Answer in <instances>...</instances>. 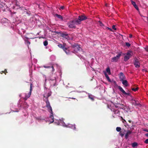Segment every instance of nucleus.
<instances>
[{
  "instance_id": "f257e3e1",
  "label": "nucleus",
  "mask_w": 148,
  "mask_h": 148,
  "mask_svg": "<svg viewBox=\"0 0 148 148\" xmlns=\"http://www.w3.org/2000/svg\"><path fill=\"white\" fill-rule=\"evenodd\" d=\"M47 108L49 112L50 113V116L49 118V120L47 121L49 122V123L50 124L52 123L54 121V117L53 116V113L52 111V110L51 107L50 106L49 103L48 102V103L47 102Z\"/></svg>"
},
{
  "instance_id": "f03ea898",
  "label": "nucleus",
  "mask_w": 148,
  "mask_h": 148,
  "mask_svg": "<svg viewBox=\"0 0 148 148\" xmlns=\"http://www.w3.org/2000/svg\"><path fill=\"white\" fill-rule=\"evenodd\" d=\"M79 22L75 18L68 23L67 25L69 28L75 29L76 28V25L79 24Z\"/></svg>"
},
{
  "instance_id": "7ed1b4c3",
  "label": "nucleus",
  "mask_w": 148,
  "mask_h": 148,
  "mask_svg": "<svg viewBox=\"0 0 148 148\" xmlns=\"http://www.w3.org/2000/svg\"><path fill=\"white\" fill-rule=\"evenodd\" d=\"M122 53L121 52L118 53L116 56L113 57L111 59V61L112 62H117L121 56Z\"/></svg>"
},
{
  "instance_id": "20e7f679",
  "label": "nucleus",
  "mask_w": 148,
  "mask_h": 148,
  "mask_svg": "<svg viewBox=\"0 0 148 148\" xmlns=\"http://www.w3.org/2000/svg\"><path fill=\"white\" fill-rule=\"evenodd\" d=\"M32 86H33L32 84H31L30 86V91L28 93L27 95V94H26L25 95V97L24 98V99L25 100H27V99L30 97V96L31 95L32 91Z\"/></svg>"
},
{
  "instance_id": "39448f33",
  "label": "nucleus",
  "mask_w": 148,
  "mask_h": 148,
  "mask_svg": "<svg viewBox=\"0 0 148 148\" xmlns=\"http://www.w3.org/2000/svg\"><path fill=\"white\" fill-rule=\"evenodd\" d=\"M87 18V17L85 16L84 15H81L79 16L78 17V18H76V19H77V20L78 22H79V24H80L81 23V21L84 20Z\"/></svg>"
},
{
  "instance_id": "423d86ee",
  "label": "nucleus",
  "mask_w": 148,
  "mask_h": 148,
  "mask_svg": "<svg viewBox=\"0 0 148 148\" xmlns=\"http://www.w3.org/2000/svg\"><path fill=\"white\" fill-rule=\"evenodd\" d=\"M119 76L121 81L125 79V77L122 72H121L119 75Z\"/></svg>"
},
{
  "instance_id": "0eeeda50",
  "label": "nucleus",
  "mask_w": 148,
  "mask_h": 148,
  "mask_svg": "<svg viewBox=\"0 0 148 148\" xmlns=\"http://www.w3.org/2000/svg\"><path fill=\"white\" fill-rule=\"evenodd\" d=\"M118 88L119 90L120 91L122 92L125 95H127L128 96H130V93H127L124 90H123V88L121 86H118Z\"/></svg>"
},
{
  "instance_id": "6e6552de",
  "label": "nucleus",
  "mask_w": 148,
  "mask_h": 148,
  "mask_svg": "<svg viewBox=\"0 0 148 148\" xmlns=\"http://www.w3.org/2000/svg\"><path fill=\"white\" fill-rule=\"evenodd\" d=\"M135 62H134V65L136 67L138 68L140 66V63L138 62V59L136 58L134 59Z\"/></svg>"
},
{
  "instance_id": "1a4fd4ad",
  "label": "nucleus",
  "mask_w": 148,
  "mask_h": 148,
  "mask_svg": "<svg viewBox=\"0 0 148 148\" xmlns=\"http://www.w3.org/2000/svg\"><path fill=\"white\" fill-rule=\"evenodd\" d=\"M58 46L59 47L62 49L63 50L66 49L65 48V47H66V44L65 43H64L63 45L61 44H58Z\"/></svg>"
},
{
  "instance_id": "9d476101",
  "label": "nucleus",
  "mask_w": 148,
  "mask_h": 148,
  "mask_svg": "<svg viewBox=\"0 0 148 148\" xmlns=\"http://www.w3.org/2000/svg\"><path fill=\"white\" fill-rule=\"evenodd\" d=\"M61 36L62 37L65 38L66 39H68L69 38L68 34L65 33H62L61 34Z\"/></svg>"
},
{
  "instance_id": "9b49d317",
  "label": "nucleus",
  "mask_w": 148,
  "mask_h": 148,
  "mask_svg": "<svg viewBox=\"0 0 148 148\" xmlns=\"http://www.w3.org/2000/svg\"><path fill=\"white\" fill-rule=\"evenodd\" d=\"M132 133V131L128 130L125 136V138L127 139L128 138L129 136Z\"/></svg>"
},
{
  "instance_id": "f8f14e48",
  "label": "nucleus",
  "mask_w": 148,
  "mask_h": 148,
  "mask_svg": "<svg viewBox=\"0 0 148 148\" xmlns=\"http://www.w3.org/2000/svg\"><path fill=\"white\" fill-rule=\"evenodd\" d=\"M126 55L129 57L130 58L132 56L133 53L131 51L129 50L126 53Z\"/></svg>"
},
{
  "instance_id": "ddd939ff",
  "label": "nucleus",
  "mask_w": 148,
  "mask_h": 148,
  "mask_svg": "<svg viewBox=\"0 0 148 148\" xmlns=\"http://www.w3.org/2000/svg\"><path fill=\"white\" fill-rule=\"evenodd\" d=\"M123 84L125 86L127 87L128 86V82L127 80L124 79L122 81Z\"/></svg>"
},
{
  "instance_id": "4468645a",
  "label": "nucleus",
  "mask_w": 148,
  "mask_h": 148,
  "mask_svg": "<svg viewBox=\"0 0 148 148\" xmlns=\"http://www.w3.org/2000/svg\"><path fill=\"white\" fill-rule=\"evenodd\" d=\"M132 4V5H133L134 8L137 10H138L139 9L137 6V5L136 4L135 2H134V1H131Z\"/></svg>"
},
{
  "instance_id": "2eb2a0df",
  "label": "nucleus",
  "mask_w": 148,
  "mask_h": 148,
  "mask_svg": "<svg viewBox=\"0 0 148 148\" xmlns=\"http://www.w3.org/2000/svg\"><path fill=\"white\" fill-rule=\"evenodd\" d=\"M47 69H49V71L51 72H53L54 71V69L53 66H47Z\"/></svg>"
},
{
  "instance_id": "dca6fc26",
  "label": "nucleus",
  "mask_w": 148,
  "mask_h": 148,
  "mask_svg": "<svg viewBox=\"0 0 148 148\" xmlns=\"http://www.w3.org/2000/svg\"><path fill=\"white\" fill-rule=\"evenodd\" d=\"M134 102H133V104L136 106H140V103L138 102V101H137L135 100H134Z\"/></svg>"
},
{
  "instance_id": "f3484780",
  "label": "nucleus",
  "mask_w": 148,
  "mask_h": 148,
  "mask_svg": "<svg viewBox=\"0 0 148 148\" xmlns=\"http://www.w3.org/2000/svg\"><path fill=\"white\" fill-rule=\"evenodd\" d=\"M65 48H66V49L65 50H63L65 52V53L67 54H70V51L69 50L68 48H67L66 47H65Z\"/></svg>"
},
{
  "instance_id": "a211bd4d",
  "label": "nucleus",
  "mask_w": 148,
  "mask_h": 148,
  "mask_svg": "<svg viewBox=\"0 0 148 148\" xmlns=\"http://www.w3.org/2000/svg\"><path fill=\"white\" fill-rule=\"evenodd\" d=\"M55 16L57 17L58 18L62 20L63 19L61 15H59L58 14H56L55 15Z\"/></svg>"
},
{
  "instance_id": "6ab92c4d",
  "label": "nucleus",
  "mask_w": 148,
  "mask_h": 148,
  "mask_svg": "<svg viewBox=\"0 0 148 148\" xmlns=\"http://www.w3.org/2000/svg\"><path fill=\"white\" fill-rule=\"evenodd\" d=\"M130 58L126 55L124 57V60L126 62L130 59Z\"/></svg>"
},
{
  "instance_id": "aec40b11",
  "label": "nucleus",
  "mask_w": 148,
  "mask_h": 148,
  "mask_svg": "<svg viewBox=\"0 0 148 148\" xmlns=\"http://www.w3.org/2000/svg\"><path fill=\"white\" fill-rule=\"evenodd\" d=\"M80 49L81 48L78 45H77L76 47V49H74V50L75 51L77 52V51H79Z\"/></svg>"
},
{
  "instance_id": "412c9836",
  "label": "nucleus",
  "mask_w": 148,
  "mask_h": 148,
  "mask_svg": "<svg viewBox=\"0 0 148 148\" xmlns=\"http://www.w3.org/2000/svg\"><path fill=\"white\" fill-rule=\"evenodd\" d=\"M104 74L105 75L107 79V80L110 82L111 81L108 75V74H107L106 73H104Z\"/></svg>"
},
{
  "instance_id": "4be33fe9",
  "label": "nucleus",
  "mask_w": 148,
  "mask_h": 148,
  "mask_svg": "<svg viewBox=\"0 0 148 148\" xmlns=\"http://www.w3.org/2000/svg\"><path fill=\"white\" fill-rule=\"evenodd\" d=\"M113 112H114V114H119L120 112L118 110H113Z\"/></svg>"
},
{
  "instance_id": "5701e85b",
  "label": "nucleus",
  "mask_w": 148,
  "mask_h": 148,
  "mask_svg": "<svg viewBox=\"0 0 148 148\" xmlns=\"http://www.w3.org/2000/svg\"><path fill=\"white\" fill-rule=\"evenodd\" d=\"M138 145V144L136 142H134L132 143V146L133 147H134Z\"/></svg>"
},
{
  "instance_id": "b1692460",
  "label": "nucleus",
  "mask_w": 148,
  "mask_h": 148,
  "mask_svg": "<svg viewBox=\"0 0 148 148\" xmlns=\"http://www.w3.org/2000/svg\"><path fill=\"white\" fill-rule=\"evenodd\" d=\"M15 5L16 6H17L18 7L20 8L19 5V3L17 1H15Z\"/></svg>"
},
{
  "instance_id": "393cba45",
  "label": "nucleus",
  "mask_w": 148,
  "mask_h": 148,
  "mask_svg": "<svg viewBox=\"0 0 148 148\" xmlns=\"http://www.w3.org/2000/svg\"><path fill=\"white\" fill-rule=\"evenodd\" d=\"M106 71L109 74H110V69L109 67H108L106 69Z\"/></svg>"
},
{
  "instance_id": "a878e982",
  "label": "nucleus",
  "mask_w": 148,
  "mask_h": 148,
  "mask_svg": "<svg viewBox=\"0 0 148 148\" xmlns=\"http://www.w3.org/2000/svg\"><path fill=\"white\" fill-rule=\"evenodd\" d=\"M88 97L92 101L94 100V99L92 95H89Z\"/></svg>"
},
{
  "instance_id": "bb28decb",
  "label": "nucleus",
  "mask_w": 148,
  "mask_h": 148,
  "mask_svg": "<svg viewBox=\"0 0 148 148\" xmlns=\"http://www.w3.org/2000/svg\"><path fill=\"white\" fill-rule=\"evenodd\" d=\"M77 45V44H75L72 45V47L73 48H74L75 49H76V47Z\"/></svg>"
},
{
  "instance_id": "cd10ccee",
  "label": "nucleus",
  "mask_w": 148,
  "mask_h": 148,
  "mask_svg": "<svg viewBox=\"0 0 148 148\" xmlns=\"http://www.w3.org/2000/svg\"><path fill=\"white\" fill-rule=\"evenodd\" d=\"M113 82V84L114 85L115 87H117L118 88V86H118L115 81H114Z\"/></svg>"
},
{
  "instance_id": "c85d7f7f",
  "label": "nucleus",
  "mask_w": 148,
  "mask_h": 148,
  "mask_svg": "<svg viewBox=\"0 0 148 148\" xmlns=\"http://www.w3.org/2000/svg\"><path fill=\"white\" fill-rule=\"evenodd\" d=\"M116 130L117 132H120L121 131V128L120 127H117L116 128Z\"/></svg>"
},
{
  "instance_id": "c756f323",
  "label": "nucleus",
  "mask_w": 148,
  "mask_h": 148,
  "mask_svg": "<svg viewBox=\"0 0 148 148\" xmlns=\"http://www.w3.org/2000/svg\"><path fill=\"white\" fill-rule=\"evenodd\" d=\"M119 135L122 137H123L124 135V133H123L122 132L120 131L119 133Z\"/></svg>"
},
{
  "instance_id": "7c9ffc66",
  "label": "nucleus",
  "mask_w": 148,
  "mask_h": 148,
  "mask_svg": "<svg viewBox=\"0 0 148 148\" xmlns=\"http://www.w3.org/2000/svg\"><path fill=\"white\" fill-rule=\"evenodd\" d=\"M45 83H44V88L45 89H46V77H45Z\"/></svg>"
},
{
  "instance_id": "2f4dec72",
  "label": "nucleus",
  "mask_w": 148,
  "mask_h": 148,
  "mask_svg": "<svg viewBox=\"0 0 148 148\" xmlns=\"http://www.w3.org/2000/svg\"><path fill=\"white\" fill-rule=\"evenodd\" d=\"M125 45L128 47H130L131 45V44L129 43L128 42H125Z\"/></svg>"
},
{
  "instance_id": "473e14b6",
  "label": "nucleus",
  "mask_w": 148,
  "mask_h": 148,
  "mask_svg": "<svg viewBox=\"0 0 148 148\" xmlns=\"http://www.w3.org/2000/svg\"><path fill=\"white\" fill-rule=\"evenodd\" d=\"M71 127L74 130H76L75 125V124L71 125Z\"/></svg>"
},
{
  "instance_id": "72a5a7b5",
  "label": "nucleus",
  "mask_w": 148,
  "mask_h": 148,
  "mask_svg": "<svg viewBox=\"0 0 148 148\" xmlns=\"http://www.w3.org/2000/svg\"><path fill=\"white\" fill-rule=\"evenodd\" d=\"M138 88H133L132 89V90L134 91H137L138 90Z\"/></svg>"
},
{
  "instance_id": "f704fd0d",
  "label": "nucleus",
  "mask_w": 148,
  "mask_h": 148,
  "mask_svg": "<svg viewBox=\"0 0 148 148\" xmlns=\"http://www.w3.org/2000/svg\"><path fill=\"white\" fill-rule=\"evenodd\" d=\"M99 25L100 26H102L103 25V24L100 21H99Z\"/></svg>"
},
{
  "instance_id": "c9c22d12",
  "label": "nucleus",
  "mask_w": 148,
  "mask_h": 148,
  "mask_svg": "<svg viewBox=\"0 0 148 148\" xmlns=\"http://www.w3.org/2000/svg\"><path fill=\"white\" fill-rule=\"evenodd\" d=\"M46 97H45V95H43V100L46 102Z\"/></svg>"
},
{
  "instance_id": "e433bc0d",
  "label": "nucleus",
  "mask_w": 148,
  "mask_h": 148,
  "mask_svg": "<svg viewBox=\"0 0 148 148\" xmlns=\"http://www.w3.org/2000/svg\"><path fill=\"white\" fill-rule=\"evenodd\" d=\"M64 6H61L59 8V10H63L64 9Z\"/></svg>"
},
{
  "instance_id": "4c0bfd02",
  "label": "nucleus",
  "mask_w": 148,
  "mask_h": 148,
  "mask_svg": "<svg viewBox=\"0 0 148 148\" xmlns=\"http://www.w3.org/2000/svg\"><path fill=\"white\" fill-rule=\"evenodd\" d=\"M112 28L113 29H114L115 30H116V28H115V26L114 25H112Z\"/></svg>"
},
{
  "instance_id": "58836bf2",
  "label": "nucleus",
  "mask_w": 148,
  "mask_h": 148,
  "mask_svg": "<svg viewBox=\"0 0 148 148\" xmlns=\"http://www.w3.org/2000/svg\"><path fill=\"white\" fill-rule=\"evenodd\" d=\"M44 45L45 46H46V40H45L44 42Z\"/></svg>"
},
{
  "instance_id": "ea45409f",
  "label": "nucleus",
  "mask_w": 148,
  "mask_h": 148,
  "mask_svg": "<svg viewBox=\"0 0 148 148\" xmlns=\"http://www.w3.org/2000/svg\"><path fill=\"white\" fill-rule=\"evenodd\" d=\"M144 142L146 144H148V139H146Z\"/></svg>"
},
{
  "instance_id": "a19ab883",
  "label": "nucleus",
  "mask_w": 148,
  "mask_h": 148,
  "mask_svg": "<svg viewBox=\"0 0 148 148\" xmlns=\"http://www.w3.org/2000/svg\"><path fill=\"white\" fill-rule=\"evenodd\" d=\"M7 73V70L6 69H5L4 71V73H5V75H6V73Z\"/></svg>"
},
{
  "instance_id": "79ce46f5",
  "label": "nucleus",
  "mask_w": 148,
  "mask_h": 148,
  "mask_svg": "<svg viewBox=\"0 0 148 148\" xmlns=\"http://www.w3.org/2000/svg\"><path fill=\"white\" fill-rule=\"evenodd\" d=\"M26 42H27V44H28L29 45H30V42L29 41H28V40H27V41H26Z\"/></svg>"
},
{
  "instance_id": "37998d69",
  "label": "nucleus",
  "mask_w": 148,
  "mask_h": 148,
  "mask_svg": "<svg viewBox=\"0 0 148 148\" xmlns=\"http://www.w3.org/2000/svg\"><path fill=\"white\" fill-rule=\"evenodd\" d=\"M51 92L48 93V97H49L51 95Z\"/></svg>"
},
{
  "instance_id": "c03bdc74",
  "label": "nucleus",
  "mask_w": 148,
  "mask_h": 148,
  "mask_svg": "<svg viewBox=\"0 0 148 148\" xmlns=\"http://www.w3.org/2000/svg\"><path fill=\"white\" fill-rule=\"evenodd\" d=\"M107 28L108 29L110 30V31H112V29H111L109 28V27H107Z\"/></svg>"
},
{
  "instance_id": "a18cd8bd",
  "label": "nucleus",
  "mask_w": 148,
  "mask_h": 148,
  "mask_svg": "<svg viewBox=\"0 0 148 148\" xmlns=\"http://www.w3.org/2000/svg\"><path fill=\"white\" fill-rule=\"evenodd\" d=\"M123 122L124 123H125V122H126V121L125 120V119H123Z\"/></svg>"
},
{
  "instance_id": "49530a36",
  "label": "nucleus",
  "mask_w": 148,
  "mask_h": 148,
  "mask_svg": "<svg viewBox=\"0 0 148 148\" xmlns=\"http://www.w3.org/2000/svg\"><path fill=\"white\" fill-rule=\"evenodd\" d=\"M143 130L145 132H148V129H145Z\"/></svg>"
},
{
  "instance_id": "de8ad7c7",
  "label": "nucleus",
  "mask_w": 148,
  "mask_h": 148,
  "mask_svg": "<svg viewBox=\"0 0 148 148\" xmlns=\"http://www.w3.org/2000/svg\"><path fill=\"white\" fill-rule=\"evenodd\" d=\"M145 49H146V51H148V47H147L145 48Z\"/></svg>"
},
{
  "instance_id": "09e8293b",
  "label": "nucleus",
  "mask_w": 148,
  "mask_h": 148,
  "mask_svg": "<svg viewBox=\"0 0 148 148\" xmlns=\"http://www.w3.org/2000/svg\"><path fill=\"white\" fill-rule=\"evenodd\" d=\"M132 34H130L129 37L130 38H132Z\"/></svg>"
},
{
  "instance_id": "8fccbe9b",
  "label": "nucleus",
  "mask_w": 148,
  "mask_h": 148,
  "mask_svg": "<svg viewBox=\"0 0 148 148\" xmlns=\"http://www.w3.org/2000/svg\"><path fill=\"white\" fill-rule=\"evenodd\" d=\"M55 79V78L54 77L53 78L51 79L50 80H53Z\"/></svg>"
},
{
  "instance_id": "3c124183",
  "label": "nucleus",
  "mask_w": 148,
  "mask_h": 148,
  "mask_svg": "<svg viewBox=\"0 0 148 148\" xmlns=\"http://www.w3.org/2000/svg\"><path fill=\"white\" fill-rule=\"evenodd\" d=\"M3 73H4V71H1V74H2Z\"/></svg>"
},
{
  "instance_id": "603ef678",
  "label": "nucleus",
  "mask_w": 148,
  "mask_h": 148,
  "mask_svg": "<svg viewBox=\"0 0 148 148\" xmlns=\"http://www.w3.org/2000/svg\"><path fill=\"white\" fill-rule=\"evenodd\" d=\"M145 136H147V137H148V133H147V134H145Z\"/></svg>"
},
{
  "instance_id": "864d4df0",
  "label": "nucleus",
  "mask_w": 148,
  "mask_h": 148,
  "mask_svg": "<svg viewBox=\"0 0 148 148\" xmlns=\"http://www.w3.org/2000/svg\"><path fill=\"white\" fill-rule=\"evenodd\" d=\"M128 121L130 123H131L132 122L131 121V120H128Z\"/></svg>"
},
{
  "instance_id": "5fc2aeb1",
  "label": "nucleus",
  "mask_w": 148,
  "mask_h": 148,
  "mask_svg": "<svg viewBox=\"0 0 148 148\" xmlns=\"http://www.w3.org/2000/svg\"><path fill=\"white\" fill-rule=\"evenodd\" d=\"M121 119L123 120V119H123V117H122V116H121Z\"/></svg>"
},
{
  "instance_id": "6e6d98bb",
  "label": "nucleus",
  "mask_w": 148,
  "mask_h": 148,
  "mask_svg": "<svg viewBox=\"0 0 148 148\" xmlns=\"http://www.w3.org/2000/svg\"><path fill=\"white\" fill-rule=\"evenodd\" d=\"M47 29H49V28H48V27H47Z\"/></svg>"
},
{
  "instance_id": "4d7b16f0",
  "label": "nucleus",
  "mask_w": 148,
  "mask_h": 148,
  "mask_svg": "<svg viewBox=\"0 0 148 148\" xmlns=\"http://www.w3.org/2000/svg\"><path fill=\"white\" fill-rule=\"evenodd\" d=\"M72 98V99H75V98Z\"/></svg>"
},
{
  "instance_id": "13d9d810",
  "label": "nucleus",
  "mask_w": 148,
  "mask_h": 148,
  "mask_svg": "<svg viewBox=\"0 0 148 148\" xmlns=\"http://www.w3.org/2000/svg\"><path fill=\"white\" fill-rule=\"evenodd\" d=\"M44 67L45 68H46V66H44Z\"/></svg>"
},
{
  "instance_id": "bf43d9fd",
  "label": "nucleus",
  "mask_w": 148,
  "mask_h": 148,
  "mask_svg": "<svg viewBox=\"0 0 148 148\" xmlns=\"http://www.w3.org/2000/svg\"><path fill=\"white\" fill-rule=\"evenodd\" d=\"M115 107L116 108H118V107L116 106H115Z\"/></svg>"
},
{
  "instance_id": "052dcab7",
  "label": "nucleus",
  "mask_w": 148,
  "mask_h": 148,
  "mask_svg": "<svg viewBox=\"0 0 148 148\" xmlns=\"http://www.w3.org/2000/svg\"><path fill=\"white\" fill-rule=\"evenodd\" d=\"M47 45H48V42H47Z\"/></svg>"
}]
</instances>
